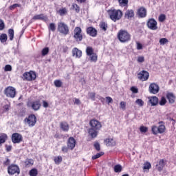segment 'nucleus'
<instances>
[{"label": "nucleus", "mask_w": 176, "mask_h": 176, "mask_svg": "<svg viewBox=\"0 0 176 176\" xmlns=\"http://www.w3.org/2000/svg\"><path fill=\"white\" fill-rule=\"evenodd\" d=\"M108 13L111 20L114 22L120 20L123 16V12L120 10H109Z\"/></svg>", "instance_id": "f257e3e1"}, {"label": "nucleus", "mask_w": 176, "mask_h": 176, "mask_svg": "<svg viewBox=\"0 0 176 176\" xmlns=\"http://www.w3.org/2000/svg\"><path fill=\"white\" fill-rule=\"evenodd\" d=\"M118 41L122 43H126L131 39V36L128 33L127 31L121 30L118 33Z\"/></svg>", "instance_id": "f03ea898"}, {"label": "nucleus", "mask_w": 176, "mask_h": 176, "mask_svg": "<svg viewBox=\"0 0 176 176\" xmlns=\"http://www.w3.org/2000/svg\"><path fill=\"white\" fill-rule=\"evenodd\" d=\"M58 31L63 35H68L69 34V28L68 25L63 22L58 23Z\"/></svg>", "instance_id": "7ed1b4c3"}, {"label": "nucleus", "mask_w": 176, "mask_h": 176, "mask_svg": "<svg viewBox=\"0 0 176 176\" xmlns=\"http://www.w3.org/2000/svg\"><path fill=\"white\" fill-rule=\"evenodd\" d=\"M23 80L31 82L36 79V73L34 71L26 72L23 74Z\"/></svg>", "instance_id": "20e7f679"}, {"label": "nucleus", "mask_w": 176, "mask_h": 176, "mask_svg": "<svg viewBox=\"0 0 176 176\" xmlns=\"http://www.w3.org/2000/svg\"><path fill=\"white\" fill-rule=\"evenodd\" d=\"M4 94L8 98H14L16 97V88L14 87H8L4 90Z\"/></svg>", "instance_id": "39448f33"}, {"label": "nucleus", "mask_w": 176, "mask_h": 176, "mask_svg": "<svg viewBox=\"0 0 176 176\" xmlns=\"http://www.w3.org/2000/svg\"><path fill=\"white\" fill-rule=\"evenodd\" d=\"M74 38L77 42H82L83 40V35L82 34V28L80 27L75 28L74 30Z\"/></svg>", "instance_id": "423d86ee"}, {"label": "nucleus", "mask_w": 176, "mask_h": 176, "mask_svg": "<svg viewBox=\"0 0 176 176\" xmlns=\"http://www.w3.org/2000/svg\"><path fill=\"white\" fill-rule=\"evenodd\" d=\"M8 173L9 175H14V174H20V168L16 164H11L8 167Z\"/></svg>", "instance_id": "0eeeda50"}, {"label": "nucleus", "mask_w": 176, "mask_h": 176, "mask_svg": "<svg viewBox=\"0 0 176 176\" xmlns=\"http://www.w3.org/2000/svg\"><path fill=\"white\" fill-rule=\"evenodd\" d=\"M24 121L28 123L30 127H34V126L36 124V116H35L34 114H30L28 116V118H25Z\"/></svg>", "instance_id": "6e6552de"}, {"label": "nucleus", "mask_w": 176, "mask_h": 176, "mask_svg": "<svg viewBox=\"0 0 176 176\" xmlns=\"http://www.w3.org/2000/svg\"><path fill=\"white\" fill-rule=\"evenodd\" d=\"M89 125L91 126V129H94V130H99L101 129V127H102V125L101 124V122L97 120H91L89 122Z\"/></svg>", "instance_id": "1a4fd4ad"}, {"label": "nucleus", "mask_w": 176, "mask_h": 176, "mask_svg": "<svg viewBox=\"0 0 176 176\" xmlns=\"http://www.w3.org/2000/svg\"><path fill=\"white\" fill-rule=\"evenodd\" d=\"M11 140L13 144H20L23 141V135L19 133H14L12 135Z\"/></svg>", "instance_id": "9d476101"}, {"label": "nucleus", "mask_w": 176, "mask_h": 176, "mask_svg": "<svg viewBox=\"0 0 176 176\" xmlns=\"http://www.w3.org/2000/svg\"><path fill=\"white\" fill-rule=\"evenodd\" d=\"M160 90V87L156 83H151L148 87V91L151 94H157Z\"/></svg>", "instance_id": "9b49d317"}, {"label": "nucleus", "mask_w": 176, "mask_h": 176, "mask_svg": "<svg viewBox=\"0 0 176 176\" xmlns=\"http://www.w3.org/2000/svg\"><path fill=\"white\" fill-rule=\"evenodd\" d=\"M147 27L149 28V30L155 31V30H157V22L156 20H155V19H150L147 21Z\"/></svg>", "instance_id": "f8f14e48"}, {"label": "nucleus", "mask_w": 176, "mask_h": 176, "mask_svg": "<svg viewBox=\"0 0 176 176\" xmlns=\"http://www.w3.org/2000/svg\"><path fill=\"white\" fill-rule=\"evenodd\" d=\"M86 32L87 35H89V36H92V38H96V36H97V34H98L97 29H96L93 26H89L87 28Z\"/></svg>", "instance_id": "ddd939ff"}, {"label": "nucleus", "mask_w": 176, "mask_h": 176, "mask_svg": "<svg viewBox=\"0 0 176 176\" xmlns=\"http://www.w3.org/2000/svg\"><path fill=\"white\" fill-rule=\"evenodd\" d=\"M138 78L140 79V80L145 82V80L149 79V72L145 70H142L138 74Z\"/></svg>", "instance_id": "4468645a"}, {"label": "nucleus", "mask_w": 176, "mask_h": 176, "mask_svg": "<svg viewBox=\"0 0 176 176\" xmlns=\"http://www.w3.org/2000/svg\"><path fill=\"white\" fill-rule=\"evenodd\" d=\"M166 162L167 160L164 159H161L155 165V168L159 171V173H162V171H163V168H164V166H166Z\"/></svg>", "instance_id": "2eb2a0df"}, {"label": "nucleus", "mask_w": 176, "mask_h": 176, "mask_svg": "<svg viewBox=\"0 0 176 176\" xmlns=\"http://www.w3.org/2000/svg\"><path fill=\"white\" fill-rule=\"evenodd\" d=\"M166 97L169 104H174L175 102L176 96L173 92H166Z\"/></svg>", "instance_id": "dca6fc26"}, {"label": "nucleus", "mask_w": 176, "mask_h": 176, "mask_svg": "<svg viewBox=\"0 0 176 176\" xmlns=\"http://www.w3.org/2000/svg\"><path fill=\"white\" fill-rule=\"evenodd\" d=\"M76 145V140L74 137H70L67 140V146L69 149L71 151H73V149L75 148V146Z\"/></svg>", "instance_id": "f3484780"}, {"label": "nucleus", "mask_w": 176, "mask_h": 176, "mask_svg": "<svg viewBox=\"0 0 176 176\" xmlns=\"http://www.w3.org/2000/svg\"><path fill=\"white\" fill-rule=\"evenodd\" d=\"M137 14H138V17H140V19L145 18V16H146V8H144V7H140L138 10Z\"/></svg>", "instance_id": "a211bd4d"}, {"label": "nucleus", "mask_w": 176, "mask_h": 176, "mask_svg": "<svg viewBox=\"0 0 176 176\" xmlns=\"http://www.w3.org/2000/svg\"><path fill=\"white\" fill-rule=\"evenodd\" d=\"M60 129L62 131L65 133H68L69 131V124L67 122L63 121L60 123Z\"/></svg>", "instance_id": "6ab92c4d"}, {"label": "nucleus", "mask_w": 176, "mask_h": 176, "mask_svg": "<svg viewBox=\"0 0 176 176\" xmlns=\"http://www.w3.org/2000/svg\"><path fill=\"white\" fill-rule=\"evenodd\" d=\"M41 100H35L32 102L31 107L33 109V111H39L41 109Z\"/></svg>", "instance_id": "aec40b11"}, {"label": "nucleus", "mask_w": 176, "mask_h": 176, "mask_svg": "<svg viewBox=\"0 0 176 176\" xmlns=\"http://www.w3.org/2000/svg\"><path fill=\"white\" fill-rule=\"evenodd\" d=\"M32 20H41L42 21L46 22L49 20V19L47 18V16H45V14H40L34 15L32 17Z\"/></svg>", "instance_id": "412c9836"}, {"label": "nucleus", "mask_w": 176, "mask_h": 176, "mask_svg": "<svg viewBox=\"0 0 176 176\" xmlns=\"http://www.w3.org/2000/svg\"><path fill=\"white\" fill-rule=\"evenodd\" d=\"M88 134L91 138H97L98 135V130L89 128L88 129Z\"/></svg>", "instance_id": "4be33fe9"}, {"label": "nucleus", "mask_w": 176, "mask_h": 176, "mask_svg": "<svg viewBox=\"0 0 176 176\" xmlns=\"http://www.w3.org/2000/svg\"><path fill=\"white\" fill-rule=\"evenodd\" d=\"M72 56L76 58H80L82 57V51H80L77 47H74L72 50Z\"/></svg>", "instance_id": "5701e85b"}, {"label": "nucleus", "mask_w": 176, "mask_h": 176, "mask_svg": "<svg viewBox=\"0 0 176 176\" xmlns=\"http://www.w3.org/2000/svg\"><path fill=\"white\" fill-rule=\"evenodd\" d=\"M104 142L107 146H115L116 145V141L113 138H108L104 140Z\"/></svg>", "instance_id": "b1692460"}, {"label": "nucleus", "mask_w": 176, "mask_h": 176, "mask_svg": "<svg viewBox=\"0 0 176 176\" xmlns=\"http://www.w3.org/2000/svg\"><path fill=\"white\" fill-rule=\"evenodd\" d=\"M149 102L151 104V107H156L159 104V98L156 96H153L149 99Z\"/></svg>", "instance_id": "393cba45"}, {"label": "nucleus", "mask_w": 176, "mask_h": 176, "mask_svg": "<svg viewBox=\"0 0 176 176\" xmlns=\"http://www.w3.org/2000/svg\"><path fill=\"white\" fill-rule=\"evenodd\" d=\"M124 17L126 19H131V17H134V10H128L125 12Z\"/></svg>", "instance_id": "a878e982"}, {"label": "nucleus", "mask_w": 176, "mask_h": 176, "mask_svg": "<svg viewBox=\"0 0 176 176\" xmlns=\"http://www.w3.org/2000/svg\"><path fill=\"white\" fill-rule=\"evenodd\" d=\"M6 140H8V135H6V133H1L0 135V145L5 144V142H6Z\"/></svg>", "instance_id": "bb28decb"}, {"label": "nucleus", "mask_w": 176, "mask_h": 176, "mask_svg": "<svg viewBox=\"0 0 176 176\" xmlns=\"http://www.w3.org/2000/svg\"><path fill=\"white\" fill-rule=\"evenodd\" d=\"M86 54L87 56H93V54H94V50L93 49V47L88 46L86 48Z\"/></svg>", "instance_id": "cd10ccee"}, {"label": "nucleus", "mask_w": 176, "mask_h": 176, "mask_svg": "<svg viewBox=\"0 0 176 176\" xmlns=\"http://www.w3.org/2000/svg\"><path fill=\"white\" fill-rule=\"evenodd\" d=\"M49 52H50V49H49V47H45L41 50V56L43 57H45V56H47V54H49Z\"/></svg>", "instance_id": "c85d7f7f"}, {"label": "nucleus", "mask_w": 176, "mask_h": 176, "mask_svg": "<svg viewBox=\"0 0 176 176\" xmlns=\"http://www.w3.org/2000/svg\"><path fill=\"white\" fill-rule=\"evenodd\" d=\"M100 28H101V30H102V31H107V30H108V23L102 21L100 22V23L99 24Z\"/></svg>", "instance_id": "c756f323"}, {"label": "nucleus", "mask_w": 176, "mask_h": 176, "mask_svg": "<svg viewBox=\"0 0 176 176\" xmlns=\"http://www.w3.org/2000/svg\"><path fill=\"white\" fill-rule=\"evenodd\" d=\"M29 175L30 176H38V169H36V168H32L29 171Z\"/></svg>", "instance_id": "7c9ffc66"}, {"label": "nucleus", "mask_w": 176, "mask_h": 176, "mask_svg": "<svg viewBox=\"0 0 176 176\" xmlns=\"http://www.w3.org/2000/svg\"><path fill=\"white\" fill-rule=\"evenodd\" d=\"M118 2L122 8H124L129 5V0H118Z\"/></svg>", "instance_id": "2f4dec72"}, {"label": "nucleus", "mask_w": 176, "mask_h": 176, "mask_svg": "<svg viewBox=\"0 0 176 176\" xmlns=\"http://www.w3.org/2000/svg\"><path fill=\"white\" fill-rule=\"evenodd\" d=\"M0 41H1V43H5V42H6V41H8V34H1L0 35Z\"/></svg>", "instance_id": "473e14b6"}, {"label": "nucleus", "mask_w": 176, "mask_h": 176, "mask_svg": "<svg viewBox=\"0 0 176 176\" xmlns=\"http://www.w3.org/2000/svg\"><path fill=\"white\" fill-rule=\"evenodd\" d=\"M8 36L10 38V41H13V38H14V30L13 29L8 30Z\"/></svg>", "instance_id": "72a5a7b5"}, {"label": "nucleus", "mask_w": 176, "mask_h": 176, "mask_svg": "<svg viewBox=\"0 0 176 176\" xmlns=\"http://www.w3.org/2000/svg\"><path fill=\"white\" fill-rule=\"evenodd\" d=\"M98 57V56L96 53L93 54L91 56H89L91 63H97Z\"/></svg>", "instance_id": "f704fd0d"}, {"label": "nucleus", "mask_w": 176, "mask_h": 176, "mask_svg": "<svg viewBox=\"0 0 176 176\" xmlns=\"http://www.w3.org/2000/svg\"><path fill=\"white\" fill-rule=\"evenodd\" d=\"M122 165H120V164H116L113 167V170L116 173H122Z\"/></svg>", "instance_id": "c9c22d12"}, {"label": "nucleus", "mask_w": 176, "mask_h": 176, "mask_svg": "<svg viewBox=\"0 0 176 176\" xmlns=\"http://www.w3.org/2000/svg\"><path fill=\"white\" fill-rule=\"evenodd\" d=\"M166 130V126L164 124H160L158 126V134H163Z\"/></svg>", "instance_id": "e433bc0d"}, {"label": "nucleus", "mask_w": 176, "mask_h": 176, "mask_svg": "<svg viewBox=\"0 0 176 176\" xmlns=\"http://www.w3.org/2000/svg\"><path fill=\"white\" fill-rule=\"evenodd\" d=\"M25 165L30 167V166L34 165V160L32 159H26L25 161Z\"/></svg>", "instance_id": "4c0bfd02"}, {"label": "nucleus", "mask_w": 176, "mask_h": 176, "mask_svg": "<svg viewBox=\"0 0 176 176\" xmlns=\"http://www.w3.org/2000/svg\"><path fill=\"white\" fill-rule=\"evenodd\" d=\"M151 167L152 165L151 164V162H146L144 164L143 170H151Z\"/></svg>", "instance_id": "58836bf2"}, {"label": "nucleus", "mask_w": 176, "mask_h": 176, "mask_svg": "<svg viewBox=\"0 0 176 176\" xmlns=\"http://www.w3.org/2000/svg\"><path fill=\"white\" fill-rule=\"evenodd\" d=\"M159 104L161 105V107H164V104H167V99H166V97L162 96L159 102Z\"/></svg>", "instance_id": "ea45409f"}, {"label": "nucleus", "mask_w": 176, "mask_h": 176, "mask_svg": "<svg viewBox=\"0 0 176 176\" xmlns=\"http://www.w3.org/2000/svg\"><path fill=\"white\" fill-rule=\"evenodd\" d=\"M104 152H100L96 153V155H93L91 159L92 160H96V159H99V157H101V156H103Z\"/></svg>", "instance_id": "a19ab883"}, {"label": "nucleus", "mask_w": 176, "mask_h": 176, "mask_svg": "<svg viewBox=\"0 0 176 176\" xmlns=\"http://www.w3.org/2000/svg\"><path fill=\"white\" fill-rule=\"evenodd\" d=\"M54 162L55 164H60V163H61V162H63V157H61V156L56 157L54 159Z\"/></svg>", "instance_id": "79ce46f5"}, {"label": "nucleus", "mask_w": 176, "mask_h": 176, "mask_svg": "<svg viewBox=\"0 0 176 176\" xmlns=\"http://www.w3.org/2000/svg\"><path fill=\"white\" fill-rule=\"evenodd\" d=\"M151 131L153 134H154V135H157V134H159L158 127L155 125L151 127Z\"/></svg>", "instance_id": "37998d69"}, {"label": "nucleus", "mask_w": 176, "mask_h": 176, "mask_svg": "<svg viewBox=\"0 0 176 176\" xmlns=\"http://www.w3.org/2000/svg\"><path fill=\"white\" fill-rule=\"evenodd\" d=\"M58 13L60 14V16H64V14H67V8H63L59 9Z\"/></svg>", "instance_id": "c03bdc74"}, {"label": "nucleus", "mask_w": 176, "mask_h": 176, "mask_svg": "<svg viewBox=\"0 0 176 176\" xmlns=\"http://www.w3.org/2000/svg\"><path fill=\"white\" fill-rule=\"evenodd\" d=\"M88 97L92 101H96V93H94V92H89L88 93Z\"/></svg>", "instance_id": "a18cd8bd"}, {"label": "nucleus", "mask_w": 176, "mask_h": 176, "mask_svg": "<svg viewBox=\"0 0 176 176\" xmlns=\"http://www.w3.org/2000/svg\"><path fill=\"white\" fill-rule=\"evenodd\" d=\"M54 83L56 87H61V86H63V82L60 80H55Z\"/></svg>", "instance_id": "49530a36"}, {"label": "nucleus", "mask_w": 176, "mask_h": 176, "mask_svg": "<svg viewBox=\"0 0 176 176\" xmlns=\"http://www.w3.org/2000/svg\"><path fill=\"white\" fill-rule=\"evenodd\" d=\"M48 29L49 31H52V32H54V31H56V24L54 23H51Z\"/></svg>", "instance_id": "de8ad7c7"}, {"label": "nucleus", "mask_w": 176, "mask_h": 176, "mask_svg": "<svg viewBox=\"0 0 176 176\" xmlns=\"http://www.w3.org/2000/svg\"><path fill=\"white\" fill-rule=\"evenodd\" d=\"M158 20H159V21H160V23L164 22V21L166 20V14H161L159 16Z\"/></svg>", "instance_id": "09e8293b"}, {"label": "nucleus", "mask_w": 176, "mask_h": 176, "mask_svg": "<svg viewBox=\"0 0 176 176\" xmlns=\"http://www.w3.org/2000/svg\"><path fill=\"white\" fill-rule=\"evenodd\" d=\"M94 146L98 152H99V151H101V146L100 145V143H98V142L94 143Z\"/></svg>", "instance_id": "8fccbe9b"}, {"label": "nucleus", "mask_w": 176, "mask_h": 176, "mask_svg": "<svg viewBox=\"0 0 176 176\" xmlns=\"http://www.w3.org/2000/svg\"><path fill=\"white\" fill-rule=\"evenodd\" d=\"M166 43H168V40L166 38H162L160 39V45H166Z\"/></svg>", "instance_id": "3c124183"}, {"label": "nucleus", "mask_w": 176, "mask_h": 176, "mask_svg": "<svg viewBox=\"0 0 176 176\" xmlns=\"http://www.w3.org/2000/svg\"><path fill=\"white\" fill-rule=\"evenodd\" d=\"M135 104L139 105V107H144V100H142V99H137L135 100Z\"/></svg>", "instance_id": "603ef678"}, {"label": "nucleus", "mask_w": 176, "mask_h": 176, "mask_svg": "<svg viewBox=\"0 0 176 176\" xmlns=\"http://www.w3.org/2000/svg\"><path fill=\"white\" fill-rule=\"evenodd\" d=\"M18 116H20L21 118L25 116V109H21L18 113Z\"/></svg>", "instance_id": "864d4df0"}, {"label": "nucleus", "mask_w": 176, "mask_h": 176, "mask_svg": "<svg viewBox=\"0 0 176 176\" xmlns=\"http://www.w3.org/2000/svg\"><path fill=\"white\" fill-rule=\"evenodd\" d=\"M21 5L19 3H14L12 6H10L9 9L10 10H14V9H16V8H20Z\"/></svg>", "instance_id": "5fc2aeb1"}, {"label": "nucleus", "mask_w": 176, "mask_h": 176, "mask_svg": "<svg viewBox=\"0 0 176 176\" xmlns=\"http://www.w3.org/2000/svg\"><path fill=\"white\" fill-rule=\"evenodd\" d=\"M140 133H146L148 131V127L145 126H142L140 127Z\"/></svg>", "instance_id": "6e6d98bb"}, {"label": "nucleus", "mask_w": 176, "mask_h": 176, "mask_svg": "<svg viewBox=\"0 0 176 176\" xmlns=\"http://www.w3.org/2000/svg\"><path fill=\"white\" fill-rule=\"evenodd\" d=\"M120 108L124 111L126 109V102L122 101L120 103Z\"/></svg>", "instance_id": "4d7b16f0"}, {"label": "nucleus", "mask_w": 176, "mask_h": 176, "mask_svg": "<svg viewBox=\"0 0 176 176\" xmlns=\"http://www.w3.org/2000/svg\"><path fill=\"white\" fill-rule=\"evenodd\" d=\"M72 6H73V9H75L76 13H79V12H80V7H79L78 4H74Z\"/></svg>", "instance_id": "13d9d810"}, {"label": "nucleus", "mask_w": 176, "mask_h": 176, "mask_svg": "<svg viewBox=\"0 0 176 176\" xmlns=\"http://www.w3.org/2000/svg\"><path fill=\"white\" fill-rule=\"evenodd\" d=\"M4 71L6 72L12 71V65H6L4 67Z\"/></svg>", "instance_id": "bf43d9fd"}, {"label": "nucleus", "mask_w": 176, "mask_h": 176, "mask_svg": "<svg viewBox=\"0 0 176 176\" xmlns=\"http://www.w3.org/2000/svg\"><path fill=\"white\" fill-rule=\"evenodd\" d=\"M5 30V22L2 19H0V31Z\"/></svg>", "instance_id": "052dcab7"}, {"label": "nucleus", "mask_w": 176, "mask_h": 176, "mask_svg": "<svg viewBox=\"0 0 176 176\" xmlns=\"http://www.w3.org/2000/svg\"><path fill=\"white\" fill-rule=\"evenodd\" d=\"M131 91H132L133 94H137V93H138V88H137V87H131Z\"/></svg>", "instance_id": "680f3d73"}, {"label": "nucleus", "mask_w": 176, "mask_h": 176, "mask_svg": "<svg viewBox=\"0 0 176 176\" xmlns=\"http://www.w3.org/2000/svg\"><path fill=\"white\" fill-rule=\"evenodd\" d=\"M136 45H137V50H142L143 46L142 44L140 42H136Z\"/></svg>", "instance_id": "e2e57ef3"}, {"label": "nucleus", "mask_w": 176, "mask_h": 176, "mask_svg": "<svg viewBox=\"0 0 176 176\" xmlns=\"http://www.w3.org/2000/svg\"><path fill=\"white\" fill-rule=\"evenodd\" d=\"M68 149H69V148H68V146H63L62 147V152H63V153H67L68 152Z\"/></svg>", "instance_id": "0e129e2a"}, {"label": "nucleus", "mask_w": 176, "mask_h": 176, "mask_svg": "<svg viewBox=\"0 0 176 176\" xmlns=\"http://www.w3.org/2000/svg\"><path fill=\"white\" fill-rule=\"evenodd\" d=\"M145 61V58L144 56H138V63H144Z\"/></svg>", "instance_id": "69168bd1"}, {"label": "nucleus", "mask_w": 176, "mask_h": 176, "mask_svg": "<svg viewBox=\"0 0 176 176\" xmlns=\"http://www.w3.org/2000/svg\"><path fill=\"white\" fill-rule=\"evenodd\" d=\"M43 108H49V103L46 100H43Z\"/></svg>", "instance_id": "338daca9"}, {"label": "nucleus", "mask_w": 176, "mask_h": 176, "mask_svg": "<svg viewBox=\"0 0 176 176\" xmlns=\"http://www.w3.org/2000/svg\"><path fill=\"white\" fill-rule=\"evenodd\" d=\"M3 108L4 109V112H8V111H9L10 106L9 104H6L5 106H3Z\"/></svg>", "instance_id": "774afa93"}]
</instances>
